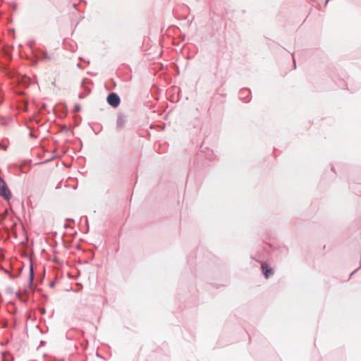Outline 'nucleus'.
Returning <instances> with one entry per match:
<instances>
[{
  "label": "nucleus",
  "instance_id": "obj_2",
  "mask_svg": "<svg viewBox=\"0 0 361 361\" xmlns=\"http://www.w3.org/2000/svg\"><path fill=\"white\" fill-rule=\"evenodd\" d=\"M107 102L113 107H116L121 102L120 97L116 93H111L107 97Z\"/></svg>",
  "mask_w": 361,
  "mask_h": 361
},
{
  "label": "nucleus",
  "instance_id": "obj_1",
  "mask_svg": "<svg viewBox=\"0 0 361 361\" xmlns=\"http://www.w3.org/2000/svg\"><path fill=\"white\" fill-rule=\"evenodd\" d=\"M0 195L6 200H9L11 197V192L8 188L5 181L0 176Z\"/></svg>",
  "mask_w": 361,
  "mask_h": 361
},
{
  "label": "nucleus",
  "instance_id": "obj_3",
  "mask_svg": "<svg viewBox=\"0 0 361 361\" xmlns=\"http://www.w3.org/2000/svg\"><path fill=\"white\" fill-rule=\"evenodd\" d=\"M126 122V119L124 116L120 115L117 117L116 126L118 129L122 128Z\"/></svg>",
  "mask_w": 361,
  "mask_h": 361
},
{
  "label": "nucleus",
  "instance_id": "obj_6",
  "mask_svg": "<svg viewBox=\"0 0 361 361\" xmlns=\"http://www.w3.org/2000/svg\"><path fill=\"white\" fill-rule=\"evenodd\" d=\"M293 64H294V68H295V61L294 59H293Z\"/></svg>",
  "mask_w": 361,
  "mask_h": 361
},
{
  "label": "nucleus",
  "instance_id": "obj_5",
  "mask_svg": "<svg viewBox=\"0 0 361 361\" xmlns=\"http://www.w3.org/2000/svg\"><path fill=\"white\" fill-rule=\"evenodd\" d=\"M33 278H34V273H33V269H32V267L31 266L30 267V282L32 283V281H33Z\"/></svg>",
  "mask_w": 361,
  "mask_h": 361
},
{
  "label": "nucleus",
  "instance_id": "obj_4",
  "mask_svg": "<svg viewBox=\"0 0 361 361\" xmlns=\"http://www.w3.org/2000/svg\"><path fill=\"white\" fill-rule=\"evenodd\" d=\"M262 269L266 278H268L270 275L274 274L272 269H268L265 263L262 264Z\"/></svg>",
  "mask_w": 361,
  "mask_h": 361
}]
</instances>
